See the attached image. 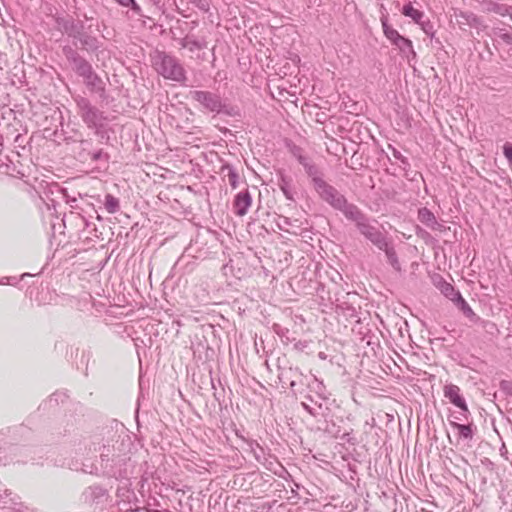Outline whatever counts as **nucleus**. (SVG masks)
Listing matches in <instances>:
<instances>
[{
  "instance_id": "dca6fc26",
  "label": "nucleus",
  "mask_w": 512,
  "mask_h": 512,
  "mask_svg": "<svg viewBox=\"0 0 512 512\" xmlns=\"http://www.w3.org/2000/svg\"><path fill=\"white\" fill-rule=\"evenodd\" d=\"M449 422L453 428L457 429L459 438L467 441H471L473 439L477 428L472 421L467 423H459L457 421L450 420Z\"/></svg>"
},
{
  "instance_id": "7c9ffc66",
  "label": "nucleus",
  "mask_w": 512,
  "mask_h": 512,
  "mask_svg": "<svg viewBox=\"0 0 512 512\" xmlns=\"http://www.w3.org/2000/svg\"><path fill=\"white\" fill-rule=\"evenodd\" d=\"M486 8L490 12H494L500 16H506L512 10L511 6L500 4L497 2L489 1L486 3Z\"/></svg>"
},
{
  "instance_id": "a18cd8bd",
  "label": "nucleus",
  "mask_w": 512,
  "mask_h": 512,
  "mask_svg": "<svg viewBox=\"0 0 512 512\" xmlns=\"http://www.w3.org/2000/svg\"><path fill=\"white\" fill-rule=\"evenodd\" d=\"M72 17H62V16H58L55 18V22L56 24L58 25V27L64 31L66 25L68 24L69 20H71Z\"/></svg>"
},
{
  "instance_id": "79ce46f5",
  "label": "nucleus",
  "mask_w": 512,
  "mask_h": 512,
  "mask_svg": "<svg viewBox=\"0 0 512 512\" xmlns=\"http://www.w3.org/2000/svg\"><path fill=\"white\" fill-rule=\"evenodd\" d=\"M503 154L505 158L507 159L509 166L512 168V144L509 142H506L503 145Z\"/></svg>"
},
{
  "instance_id": "8fccbe9b",
  "label": "nucleus",
  "mask_w": 512,
  "mask_h": 512,
  "mask_svg": "<svg viewBox=\"0 0 512 512\" xmlns=\"http://www.w3.org/2000/svg\"><path fill=\"white\" fill-rule=\"evenodd\" d=\"M451 417H452L451 420L457 421L459 423L468 420V415H466V417H463V416H461L460 412H458L457 414H453Z\"/></svg>"
},
{
  "instance_id": "f3484780",
  "label": "nucleus",
  "mask_w": 512,
  "mask_h": 512,
  "mask_svg": "<svg viewBox=\"0 0 512 512\" xmlns=\"http://www.w3.org/2000/svg\"><path fill=\"white\" fill-rule=\"evenodd\" d=\"M180 45L182 48L188 49L190 52H195L196 50L207 48V41L205 38L198 39L194 36L187 35L181 40Z\"/></svg>"
},
{
  "instance_id": "473e14b6",
  "label": "nucleus",
  "mask_w": 512,
  "mask_h": 512,
  "mask_svg": "<svg viewBox=\"0 0 512 512\" xmlns=\"http://www.w3.org/2000/svg\"><path fill=\"white\" fill-rule=\"evenodd\" d=\"M104 207L108 213L115 214L120 209L119 199L113 196L112 194H106Z\"/></svg>"
},
{
  "instance_id": "ea45409f",
  "label": "nucleus",
  "mask_w": 512,
  "mask_h": 512,
  "mask_svg": "<svg viewBox=\"0 0 512 512\" xmlns=\"http://www.w3.org/2000/svg\"><path fill=\"white\" fill-rule=\"evenodd\" d=\"M418 25L421 26V29L427 36H429L431 39L434 37V35H435L434 25L429 19L422 20L421 23H419Z\"/></svg>"
},
{
  "instance_id": "f03ea898",
  "label": "nucleus",
  "mask_w": 512,
  "mask_h": 512,
  "mask_svg": "<svg viewBox=\"0 0 512 512\" xmlns=\"http://www.w3.org/2000/svg\"><path fill=\"white\" fill-rule=\"evenodd\" d=\"M320 386L319 388H308L309 393L304 397V401H302L301 405L313 417H323L327 419L330 414L329 398L326 396L325 386L321 381ZM325 422H327V420H325ZM319 428L335 438L339 437V428L336 427L335 424L330 426L326 423L324 427ZM340 438L353 445L356 443V440L351 437L350 433H344Z\"/></svg>"
},
{
  "instance_id": "4c0bfd02",
  "label": "nucleus",
  "mask_w": 512,
  "mask_h": 512,
  "mask_svg": "<svg viewBox=\"0 0 512 512\" xmlns=\"http://www.w3.org/2000/svg\"><path fill=\"white\" fill-rule=\"evenodd\" d=\"M493 34L495 37L501 39L506 44L512 46V32H508L502 28H494Z\"/></svg>"
},
{
  "instance_id": "6e6552de",
  "label": "nucleus",
  "mask_w": 512,
  "mask_h": 512,
  "mask_svg": "<svg viewBox=\"0 0 512 512\" xmlns=\"http://www.w3.org/2000/svg\"><path fill=\"white\" fill-rule=\"evenodd\" d=\"M190 98L198 102L208 112L216 114L226 112V105L223 103L220 95L217 93L203 90H193L190 91Z\"/></svg>"
},
{
  "instance_id": "20e7f679",
  "label": "nucleus",
  "mask_w": 512,
  "mask_h": 512,
  "mask_svg": "<svg viewBox=\"0 0 512 512\" xmlns=\"http://www.w3.org/2000/svg\"><path fill=\"white\" fill-rule=\"evenodd\" d=\"M153 65L157 73L165 79L179 83H184L187 79L180 61L166 52H157L153 57Z\"/></svg>"
},
{
  "instance_id": "c756f323",
  "label": "nucleus",
  "mask_w": 512,
  "mask_h": 512,
  "mask_svg": "<svg viewBox=\"0 0 512 512\" xmlns=\"http://www.w3.org/2000/svg\"><path fill=\"white\" fill-rule=\"evenodd\" d=\"M225 171H227L226 176L228 178L229 185L231 186L232 189H236L239 186L240 180L239 174L237 173L236 169L230 164H225L222 167V172Z\"/></svg>"
},
{
  "instance_id": "b1692460",
  "label": "nucleus",
  "mask_w": 512,
  "mask_h": 512,
  "mask_svg": "<svg viewBox=\"0 0 512 512\" xmlns=\"http://www.w3.org/2000/svg\"><path fill=\"white\" fill-rule=\"evenodd\" d=\"M337 313L347 319H356L358 321V312L356 308L348 302H341L336 304Z\"/></svg>"
},
{
  "instance_id": "37998d69",
  "label": "nucleus",
  "mask_w": 512,
  "mask_h": 512,
  "mask_svg": "<svg viewBox=\"0 0 512 512\" xmlns=\"http://www.w3.org/2000/svg\"><path fill=\"white\" fill-rule=\"evenodd\" d=\"M392 155L395 159L399 160L404 166H409L408 159L396 148H392Z\"/></svg>"
},
{
  "instance_id": "0eeeda50",
  "label": "nucleus",
  "mask_w": 512,
  "mask_h": 512,
  "mask_svg": "<svg viewBox=\"0 0 512 512\" xmlns=\"http://www.w3.org/2000/svg\"><path fill=\"white\" fill-rule=\"evenodd\" d=\"M278 378L281 383L289 385L294 394L302 393V387L319 388L320 381L314 375H304L298 368H280Z\"/></svg>"
},
{
  "instance_id": "a878e982",
  "label": "nucleus",
  "mask_w": 512,
  "mask_h": 512,
  "mask_svg": "<svg viewBox=\"0 0 512 512\" xmlns=\"http://www.w3.org/2000/svg\"><path fill=\"white\" fill-rule=\"evenodd\" d=\"M69 398L66 392L64 391H56L50 397L48 400H46L42 405L44 409L46 407L48 408H54L58 406L59 404H64L65 401Z\"/></svg>"
},
{
  "instance_id": "ddd939ff",
  "label": "nucleus",
  "mask_w": 512,
  "mask_h": 512,
  "mask_svg": "<svg viewBox=\"0 0 512 512\" xmlns=\"http://www.w3.org/2000/svg\"><path fill=\"white\" fill-rule=\"evenodd\" d=\"M252 204V196L248 189H244L237 193L233 200V210L237 216H244L247 214Z\"/></svg>"
},
{
  "instance_id": "72a5a7b5",
  "label": "nucleus",
  "mask_w": 512,
  "mask_h": 512,
  "mask_svg": "<svg viewBox=\"0 0 512 512\" xmlns=\"http://www.w3.org/2000/svg\"><path fill=\"white\" fill-rule=\"evenodd\" d=\"M273 331L280 337L281 341L285 344H288L295 340V338L290 337L289 329L279 324H274Z\"/></svg>"
},
{
  "instance_id": "5701e85b",
  "label": "nucleus",
  "mask_w": 512,
  "mask_h": 512,
  "mask_svg": "<svg viewBox=\"0 0 512 512\" xmlns=\"http://www.w3.org/2000/svg\"><path fill=\"white\" fill-rule=\"evenodd\" d=\"M380 20L385 37L393 45L396 41H398V39L402 37V35L388 24V19L386 16H382Z\"/></svg>"
},
{
  "instance_id": "6e6d98bb",
  "label": "nucleus",
  "mask_w": 512,
  "mask_h": 512,
  "mask_svg": "<svg viewBox=\"0 0 512 512\" xmlns=\"http://www.w3.org/2000/svg\"><path fill=\"white\" fill-rule=\"evenodd\" d=\"M507 15L510 17V19L512 20V9L510 10V13H507Z\"/></svg>"
},
{
  "instance_id": "9b49d317",
  "label": "nucleus",
  "mask_w": 512,
  "mask_h": 512,
  "mask_svg": "<svg viewBox=\"0 0 512 512\" xmlns=\"http://www.w3.org/2000/svg\"><path fill=\"white\" fill-rule=\"evenodd\" d=\"M444 396L456 407L460 409V414L463 417L470 415V411L466 404L465 399L460 394V388L454 384H448L444 387Z\"/></svg>"
},
{
  "instance_id": "f704fd0d",
  "label": "nucleus",
  "mask_w": 512,
  "mask_h": 512,
  "mask_svg": "<svg viewBox=\"0 0 512 512\" xmlns=\"http://www.w3.org/2000/svg\"><path fill=\"white\" fill-rule=\"evenodd\" d=\"M64 56L66 57L67 61L73 65L78 60L82 58V56L71 46L66 45L62 49Z\"/></svg>"
},
{
  "instance_id": "4468645a",
  "label": "nucleus",
  "mask_w": 512,
  "mask_h": 512,
  "mask_svg": "<svg viewBox=\"0 0 512 512\" xmlns=\"http://www.w3.org/2000/svg\"><path fill=\"white\" fill-rule=\"evenodd\" d=\"M417 218L423 225L432 230L439 232H443L446 230V227L437 221L434 213L427 207H422L418 209Z\"/></svg>"
},
{
  "instance_id": "3c124183",
  "label": "nucleus",
  "mask_w": 512,
  "mask_h": 512,
  "mask_svg": "<svg viewBox=\"0 0 512 512\" xmlns=\"http://www.w3.org/2000/svg\"><path fill=\"white\" fill-rule=\"evenodd\" d=\"M117 495H118V497L125 496L127 501H130V496H134V494L132 492H130L129 490L122 492V489H120V488L118 489Z\"/></svg>"
},
{
  "instance_id": "603ef678",
  "label": "nucleus",
  "mask_w": 512,
  "mask_h": 512,
  "mask_svg": "<svg viewBox=\"0 0 512 512\" xmlns=\"http://www.w3.org/2000/svg\"><path fill=\"white\" fill-rule=\"evenodd\" d=\"M66 203L69 204L71 208L77 207V199L75 197L66 196Z\"/></svg>"
},
{
  "instance_id": "412c9836",
  "label": "nucleus",
  "mask_w": 512,
  "mask_h": 512,
  "mask_svg": "<svg viewBox=\"0 0 512 512\" xmlns=\"http://www.w3.org/2000/svg\"><path fill=\"white\" fill-rule=\"evenodd\" d=\"M303 167L307 175L311 178L314 189L316 190L318 188L320 181H325L323 179L322 173L320 172L318 167L311 161L307 162Z\"/></svg>"
},
{
  "instance_id": "e433bc0d",
  "label": "nucleus",
  "mask_w": 512,
  "mask_h": 512,
  "mask_svg": "<svg viewBox=\"0 0 512 512\" xmlns=\"http://www.w3.org/2000/svg\"><path fill=\"white\" fill-rule=\"evenodd\" d=\"M87 156H89V158L92 162H100V161L108 162V160H109L108 153L104 152L103 149L88 151Z\"/></svg>"
},
{
  "instance_id": "1a4fd4ad",
  "label": "nucleus",
  "mask_w": 512,
  "mask_h": 512,
  "mask_svg": "<svg viewBox=\"0 0 512 512\" xmlns=\"http://www.w3.org/2000/svg\"><path fill=\"white\" fill-rule=\"evenodd\" d=\"M0 509L9 512H31V509L24 505L20 497L9 489L0 486Z\"/></svg>"
},
{
  "instance_id": "a19ab883",
  "label": "nucleus",
  "mask_w": 512,
  "mask_h": 512,
  "mask_svg": "<svg viewBox=\"0 0 512 512\" xmlns=\"http://www.w3.org/2000/svg\"><path fill=\"white\" fill-rule=\"evenodd\" d=\"M292 153L302 166H304L307 162L310 161L306 156L302 154V149L300 147H294Z\"/></svg>"
},
{
  "instance_id": "c03bdc74",
  "label": "nucleus",
  "mask_w": 512,
  "mask_h": 512,
  "mask_svg": "<svg viewBox=\"0 0 512 512\" xmlns=\"http://www.w3.org/2000/svg\"><path fill=\"white\" fill-rule=\"evenodd\" d=\"M193 4L203 12H208L210 9V4L207 0H194Z\"/></svg>"
},
{
  "instance_id": "5fc2aeb1",
  "label": "nucleus",
  "mask_w": 512,
  "mask_h": 512,
  "mask_svg": "<svg viewBox=\"0 0 512 512\" xmlns=\"http://www.w3.org/2000/svg\"><path fill=\"white\" fill-rule=\"evenodd\" d=\"M31 276L29 273H23L20 277L21 280H23L25 277Z\"/></svg>"
},
{
  "instance_id": "423d86ee",
  "label": "nucleus",
  "mask_w": 512,
  "mask_h": 512,
  "mask_svg": "<svg viewBox=\"0 0 512 512\" xmlns=\"http://www.w3.org/2000/svg\"><path fill=\"white\" fill-rule=\"evenodd\" d=\"M316 192L323 201L342 212L347 219L358 208L355 204L349 203L343 194L326 181H320Z\"/></svg>"
},
{
  "instance_id": "f257e3e1",
  "label": "nucleus",
  "mask_w": 512,
  "mask_h": 512,
  "mask_svg": "<svg viewBox=\"0 0 512 512\" xmlns=\"http://www.w3.org/2000/svg\"><path fill=\"white\" fill-rule=\"evenodd\" d=\"M134 444L129 435L109 431L107 436L94 437L85 444L87 455L98 453V459L85 458L80 470L91 475H102L116 480H129L136 473ZM79 470L78 466H71Z\"/></svg>"
},
{
  "instance_id": "393cba45",
  "label": "nucleus",
  "mask_w": 512,
  "mask_h": 512,
  "mask_svg": "<svg viewBox=\"0 0 512 512\" xmlns=\"http://www.w3.org/2000/svg\"><path fill=\"white\" fill-rule=\"evenodd\" d=\"M84 30V23L82 21H76L73 18L69 20L68 24L64 29V33L73 39L80 37L81 32Z\"/></svg>"
},
{
  "instance_id": "c85d7f7f",
  "label": "nucleus",
  "mask_w": 512,
  "mask_h": 512,
  "mask_svg": "<svg viewBox=\"0 0 512 512\" xmlns=\"http://www.w3.org/2000/svg\"><path fill=\"white\" fill-rule=\"evenodd\" d=\"M248 445L250 451L253 453L255 459L258 462H261L265 459V452L262 446L256 441L251 439H245L244 437H241Z\"/></svg>"
},
{
  "instance_id": "49530a36",
  "label": "nucleus",
  "mask_w": 512,
  "mask_h": 512,
  "mask_svg": "<svg viewBox=\"0 0 512 512\" xmlns=\"http://www.w3.org/2000/svg\"><path fill=\"white\" fill-rule=\"evenodd\" d=\"M18 284V280L16 277L5 276L0 279V285H12L15 286Z\"/></svg>"
},
{
  "instance_id": "cd10ccee",
  "label": "nucleus",
  "mask_w": 512,
  "mask_h": 512,
  "mask_svg": "<svg viewBox=\"0 0 512 512\" xmlns=\"http://www.w3.org/2000/svg\"><path fill=\"white\" fill-rule=\"evenodd\" d=\"M72 69L78 76L84 78L90 71L93 70V67L89 61L82 57L72 65Z\"/></svg>"
},
{
  "instance_id": "39448f33",
  "label": "nucleus",
  "mask_w": 512,
  "mask_h": 512,
  "mask_svg": "<svg viewBox=\"0 0 512 512\" xmlns=\"http://www.w3.org/2000/svg\"><path fill=\"white\" fill-rule=\"evenodd\" d=\"M73 99L77 107L78 115L82 121L89 129H93L98 133L107 121V117L104 112L93 105L85 96L76 95Z\"/></svg>"
},
{
  "instance_id": "9d476101",
  "label": "nucleus",
  "mask_w": 512,
  "mask_h": 512,
  "mask_svg": "<svg viewBox=\"0 0 512 512\" xmlns=\"http://www.w3.org/2000/svg\"><path fill=\"white\" fill-rule=\"evenodd\" d=\"M81 499L89 506H98L107 501L108 491L100 485H92L83 491Z\"/></svg>"
},
{
  "instance_id": "a211bd4d",
  "label": "nucleus",
  "mask_w": 512,
  "mask_h": 512,
  "mask_svg": "<svg viewBox=\"0 0 512 512\" xmlns=\"http://www.w3.org/2000/svg\"><path fill=\"white\" fill-rule=\"evenodd\" d=\"M378 249L385 252L387 261L393 267L394 270H396V271L401 270V264L398 260L397 253L389 239L385 242V247L378 248Z\"/></svg>"
},
{
  "instance_id": "de8ad7c7",
  "label": "nucleus",
  "mask_w": 512,
  "mask_h": 512,
  "mask_svg": "<svg viewBox=\"0 0 512 512\" xmlns=\"http://www.w3.org/2000/svg\"><path fill=\"white\" fill-rule=\"evenodd\" d=\"M416 235L425 240L426 242L431 238L430 233L419 226L416 227Z\"/></svg>"
},
{
  "instance_id": "4be33fe9",
  "label": "nucleus",
  "mask_w": 512,
  "mask_h": 512,
  "mask_svg": "<svg viewBox=\"0 0 512 512\" xmlns=\"http://www.w3.org/2000/svg\"><path fill=\"white\" fill-rule=\"evenodd\" d=\"M292 179L289 176H286L284 174L279 175L278 179V187L286 197V199L293 201L294 200V193L291 186Z\"/></svg>"
},
{
  "instance_id": "7ed1b4c3",
  "label": "nucleus",
  "mask_w": 512,
  "mask_h": 512,
  "mask_svg": "<svg viewBox=\"0 0 512 512\" xmlns=\"http://www.w3.org/2000/svg\"><path fill=\"white\" fill-rule=\"evenodd\" d=\"M348 220L353 221L360 234L377 248L385 247L388 237L376 220L368 218L359 208L352 213Z\"/></svg>"
},
{
  "instance_id": "c9c22d12",
  "label": "nucleus",
  "mask_w": 512,
  "mask_h": 512,
  "mask_svg": "<svg viewBox=\"0 0 512 512\" xmlns=\"http://www.w3.org/2000/svg\"><path fill=\"white\" fill-rule=\"evenodd\" d=\"M441 291L453 303L457 301L458 296H462L461 293L458 290H456L453 285L449 283H445Z\"/></svg>"
},
{
  "instance_id": "09e8293b",
  "label": "nucleus",
  "mask_w": 512,
  "mask_h": 512,
  "mask_svg": "<svg viewBox=\"0 0 512 512\" xmlns=\"http://www.w3.org/2000/svg\"><path fill=\"white\" fill-rule=\"evenodd\" d=\"M91 145V141L90 140H81L80 141V146H81V149H82V153L80 155H82L83 153H86L89 151L88 148L90 147Z\"/></svg>"
},
{
  "instance_id": "58836bf2",
  "label": "nucleus",
  "mask_w": 512,
  "mask_h": 512,
  "mask_svg": "<svg viewBox=\"0 0 512 512\" xmlns=\"http://www.w3.org/2000/svg\"><path fill=\"white\" fill-rule=\"evenodd\" d=\"M115 2H117L119 5L123 6V7H129L131 8V10L137 14V15H141V7L137 4V2L135 0H114Z\"/></svg>"
},
{
  "instance_id": "aec40b11",
  "label": "nucleus",
  "mask_w": 512,
  "mask_h": 512,
  "mask_svg": "<svg viewBox=\"0 0 512 512\" xmlns=\"http://www.w3.org/2000/svg\"><path fill=\"white\" fill-rule=\"evenodd\" d=\"M76 40L81 43L83 49L89 52L97 51L100 48L99 40L94 36L84 33V30Z\"/></svg>"
},
{
  "instance_id": "2f4dec72",
  "label": "nucleus",
  "mask_w": 512,
  "mask_h": 512,
  "mask_svg": "<svg viewBox=\"0 0 512 512\" xmlns=\"http://www.w3.org/2000/svg\"><path fill=\"white\" fill-rule=\"evenodd\" d=\"M475 324L481 326L491 337H497L500 333L498 326L492 321L480 318V321H477Z\"/></svg>"
},
{
  "instance_id": "2eb2a0df",
  "label": "nucleus",
  "mask_w": 512,
  "mask_h": 512,
  "mask_svg": "<svg viewBox=\"0 0 512 512\" xmlns=\"http://www.w3.org/2000/svg\"><path fill=\"white\" fill-rule=\"evenodd\" d=\"M401 53L403 57H405L410 64L411 61L416 59V52L413 48L412 41L404 36H402L398 41L393 44Z\"/></svg>"
},
{
  "instance_id": "bb28decb",
  "label": "nucleus",
  "mask_w": 512,
  "mask_h": 512,
  "mask_svg": "<svg viewBox=\"0 0 512 512\" xmlns=\"http://www.w3.org/2000/svg\"><path fill=\"white\" fill-rule=\"evenodd\" d=\"M402 14L406 17L411 18L416 24L421 23V21L424 18V13L418 9H415L411 2L403 6Z\"/></svg>"
},
{
  "instance_id": "864d4df0",
  "label": "nucleus",
  "mask_w": 512,
  "mask_h": 512,
  "mask_svg": "<svg viewBox=\"0 0 512 512\" xmlns=\"http://www.w3.org/2000/svg\"><path fill=\"white\" fill-rule=\"evenodd\" d=\"M508 385H509V382H507V381H502V382L500 383V386H501V388H502V389H506V388H508Z\"/></svg>"
},
{
  "instance_id": "4d7b16f0",
  "label": "nucleus",
  "mask_w": 512,
  "mask_h": 512,
  "mask_svg": "<svg viewBox=\"0 0 512 512\" xmlns=\"http://www.w3.org/2000/svg\"><path fill=\"white\" fill-rule=\"evenodd\" d=\"M91 298V295H86L85 299L88 300Z\"/></svg>"
},
{
  "instance_id": "6ab92c4d",
  "label": "nucleus",
  "mask_w": 512,
  "mask_h": 512,
  "mask_svg": "<svg viewBox=\"0 0 512 512\" xmlns=\"http://www.w3.org/2000/svg\"><path fill=\"white\" fill-rule=\"evenodd\" d=\"M455 306L468 318L472 323L480 321V317L473 311L463 296H458Z\"/></svg>"
},
{
  "instance_id": "f8f14e48",
  "label": "nucleus",
  "mask_w": 512,
  "mask_h": 512,
  "mask_svg": "<svg viewBox=\"0 0 512 512\" xmlns=\"http://www.w3.org/2000/svg\"><path fill=\"white\" fill-rule=\"evenodd\" d=\"M83 79V82L90 93L97 94L100 98H104L106 92L105 81L94 71H90Z\"/></svg>"
}]
</instances>
